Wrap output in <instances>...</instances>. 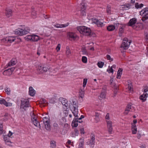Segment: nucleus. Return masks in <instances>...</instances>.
<instances>
[{"label":"nucleus","instance_id":"5","mask_svg":"<svg viewBox=\"0 0 148 148\" xmlns=\"http://www.w3.org/2000/svg\"><path fill=\"white\" fill-rule=\"evenodd\" d=\"M48 69L45 65L40 64L37 69V72L38 74H42L47 72Z\"/></svg>","mask_w":148,"mask_h":148},{"label":"nucleus","instance_id":"45","mask_svg":"<svg viewBox=\"0 0 148 148\" xmlns=\"http://www.w3.org/2000/svg\"><path fill=\"white\" fill-rule=\"evenodd\" d=\"M87 58L86 57L83 56L82 58V61L84 63H86L87 62Z\"/></svg>","mask_w":148,"mask_h":148},{"label":"nucleus","instance_id":"15","mask_svg":"<svg viewBox=\"0 0 148 148\" xmlns=\"http://www.w3.org/2000/svg\"><path fill=\"white\" fill-rule=\"evenodd\" d=\"M132 108L133 109L134 108L132 106V105L128 104L124 112V113L126 114H127L128 113V112L129 111H132L131 110L132 109Z\"/></svg>","mask_w":148,"mask_h":148},{"label":"nucleus","instance_id":"28","mask_svg":"<svg viewBox=\"0 0 148 148\" xmlns=\"http://www.w3.org/2000/svg\"><path fill=\"white\" fill-rule=\"evenodd\" d=\"M32 41H37L39 40V37L37 35H32Z\"/></svg>","mask_w":148,"mask_h":148},{"label":"nucleus","instance_id":"62","mask_svg":"<svg viewBox=\"0 0 148 148\" xmlns=\"http://www.w3.org/2000/svg\"><path fill=\"white\" fill-rule=\"evenodd\" d=\"M8 113H5L4 115V117H5V119H4L5 120H7L8 119Z\"/></svg>","mask_w":148,"mask_h":148},{"label":"nucleus","instance_id":"2","mask_svg":"<svg viewBox=\"0 0 148 148\" xmlns=\"http://www.w3.org/2000/svg\"><path fill=\"white\" fill-rule=\"evenodd\" d=\"M77 30L81 34L86 36H90L91 30L90 28L84 26H80L77 27Z\"/></svg>","mask_w":148,"mask_h":148},{"label":"nucleus","instance_id":"12","mask_svg":"<svg viewBox=\"0 0 148 148\" xmlns=\"http://www.w3.org/2000/svg\"><path fill=\"white\" fill-rule=\"evenodd\" d=\"M106 121L108 132L110 134H111L112 131V122L110 121Z\"/></svg>","mask_w":148,"mask_h":148},{"label":"nucleus","instance_id":"3","mask_svg":"<svg viewBox=\"0 0 148 148\" xmlns=\"http://www.w3.org/2000/svg\"><path fill=\"white\" fill-rule=\"evenodd\" d=\"M30 31V29L28 27H26L23 29L18 28L15 30V34L21 36L27 34Z\"/></svg>","mask_w":148,"mask_h":148},{"label":"nucleus","instance_id":"60","mask_svg":"<svg viewBox=\"0 0 148 148\" xmlns=\"http://www.w3.org/2000/svg\"><path fill=\"white\" fill-rule=\"evenodd\" d=\"M81 15L82 16L85 15L86 14V13L85 12L84 10H81Z\"/></svg>","mask_w":148,"mask_h":148},{"label":"nucleus","instance_id":"56","mask_svg":"<svg viewBox=\"0 0 148 148\" xmlns=\"http://www.w3.org/2000/svg\"><path fill=\"white\" fill-rule=\"evenodd\" d=\"M107 71L109 73H113V70L112 69V68H111L109 69H107Z\"/></svg>","mask_w":148,"mask_h":148},{"label":"nucleus","instance_id":"18","mask_svg":"<svg viewBox=\"0 0 148 148\" xmlns=\"http://www.w3.org/2000/svg\"><path fill=\"white\" fill-rule=\"evenodd\" d=\"M17 63V61L15 58H12L8 64V66H11L15 65Z\"/></svg>","mask_w":148,"mask_h":148},{"label":"nucleus","instance_id":"42","mask_svg":"<svg viewBox=\"0 0 148 148\" xmlns=\"http://www.w3.org/2000/svg\"><path fill=\"white\" fill-rule=\"evenodd\" d=\"M84 91L82 90H80L79 92V95L81 98H82L84 96Z\"/></svg>","mask_w":148,"mask_h":148},{"label":"nucleus","instance_id":"27","mask_svg":"<svg viewBox=\"0 0 148 148\" xmlns=\"http://www.w3.org/2000/svg\"><path fill=\"white\" fill-rule=\"evenodd\" d=\"M132 133L136 134L137 132V128L136 125L134 124H132Z\"/></svg>","mask_w":148,"mask_h":148},{"label":"nucleus","instance_id":"61","mask_svg":"<svg viewBox=\"0 0 148 148\" xmlns=\"http://www.w3.org/2000/svg\"><path fill=\"white\" fill-rule=\"evenodd\" d=\"M74 132L75 133L76 135V136H77L79 134V131L77 129L75 128L74 129Z\"/></svg>","mask_w":148,"mask_h":148},{"label":"nucleus","instance_id":"47","mask_svg":"<svg viewBox=\"0 0 148 148\" xmlns=\"http://www.w3.org/2000/svg\"><path fill=\"white\" fill-rule=\"evenodd\" d=\"M7 38H8V37L3 38L1 40V42L5 43H8V41L7 40Z\"/></svg>","mask_w":148,"mask_h":148},{"label":"nucleus","instance_id":"8","mask_svg":"<svg viewBox=\"0 0 148 148\" xmlns=\"http://www.w3.org/2000/svg\"><path fill=\"white\" fill-rule=\"evenodd\" d=\"M95 135L92 134V136H91L90 139L88 140V141L86 142L87 145H90L91 147L93 148L95 145Z\"/></svg>","mask_w":148,"mask_h":148},{"label":"nucleus","instance_id":"40","mask_svg":"<svg viewBox=\"0 0 148 148\" xmlns=\"http://www.w3.org/2000/svg\"><path fill=\"white\" fill-rule=\"evenodd\" d=\"M104 65V63L102 62H98L97 65L100 68H102Z\"/></svg>","mask_w":148,"mask_h":148},{"label":"nucleus","instance_id":"31","mask_svg":"<svg viewBox=\"0 0 148 148\" xmlns=\"http://www.w3.org/2000/svg\"><path fill=\"white\" fill-rule=\"evenodd\" d=\"M50 147L52 148H55L56 147V142L55 141L52 140L50 143Z\"/></svg>","mask_w":148,"mask_h":148},{"label":"nucleus","instance_id":"35","mask_svg":"<svg viewBox=\"0 0 148 148\" xmlns=\"http://www.w3.org/2000/svg\"><path fill=\"white\" fill-rule=\"evenodd\" d=\"M45 128L47 130L50 131L51 130V127L49 124V122L47 123V124H44Z\"/></svg>","mask_w":148,"mask_h":148},{"label":"nucleus","instance_id":"21","mask_svg":"<svg viewBox=\"0 0 148 148\" xmlns=\"http://www.w3.org/2000/svg\"><path fill=\"white\" fill-rule=\"evenodd\" d=\"M106 92L104 91H103L101 92L100 95L99 97V99L102 100L106 98Z\"/></svg>","mask_w":148,"mask_h":148},{"label":"nucleus","instance_id":"9","mask_svg":"<svg viewBox=\"0 0 148 148\" xmlns=\"http://www.w3.org/2000/svg\"><path fill=\"white\" fill-rule=\"evenodd\" d=\"M137 22V19L135 18H133L130 19L127 25L133 27Z\"/></svg>","mask_w":148,"mask_h":148},{"label":"nucleus","instance_id":"20","mask_svg":"<svg viewBox=\"0 0 148 148\" xmlns=\"http://www.w3.org/2000/svg\"><path fill=\"white\" fill-rule=\"evenodd\" d=\"M29 95L32 96H34L36 93V91L33 87L32 86L29 87Z\"/></svg>","mask_w":148,"mask_h":148},{"label":"nucleus","instance_id":"55","mask_svg":"<svg viewBox=\"0 0 148 148\" xmlns=\"http://www.w3.org/2000/svg\"><path fill=\"white\" fill-rule=\"evenodd\" d=\"M106 89H107L106 86L104 85L103 86V87L102 88V90L101 91H104L105 92H106Z\"/></svg>","mask_w":148,"mask_h":148},{"label":"nucleus","instance_id":"33","mask_svg":"<svg viewBox=\"0 0 148 148\" xmlns=\"http://www.w3.org/2000/svg\"><path fill=\"white\" fill-rule=\"evenodd\" d=\"M32 35H28L25 37V40L27 41H32Z\"/></svg>","mask_w":148,"mask_h":148},{"label":"nucleus","instance_id":"48","mask_svg":"<svg viewBox=\"0 0 148 148\" xmlns=\"http://www.w3.org/2000/svg\"><path fill=\"white\" fill-rule=\"evenodd\" d=\"M114 93L115 94H116L118 92V87L116 86L114 88Z\"/></svg>","mask_w":148,"mask_h":148},{"label":"nucleus","instance_id":"38","mask_svg":"<svg viewBox=\"0 0 148 148\" xmlns=\"http://www.w3.org/2000/svg\"><path fill=\"white\" fill-rule=\"evenodd\" d=\"M63 98L61 97L59 99L60 103H61L63 106H65V100Z\"/></svg>","mask_w":148,"mask_h":148},{"label":"nucleus","instance_id":"54","mask_svg":"<svg viewBox=\"0 0 148 148\" xmlns=\"http://www.w3.org/2000/svg\"><path fill=\"white\" fill-rule=\"evenodd\" d=\"M107 59L109 60H111V61L113 60V59L112 58H111L110 56L109 55H108L106 56Z\"/></svg>","mask_w":148,"mask_h":148},{"label":"nucleus","instance_id":"58","mask_svg":"<svg viewBox=\"0 0 148 148\" xmlns=\"http://www.w3.org/2000/svg\"><path fill=\"white\" fill-rule=\"evenodd\" d=\"M80 133L82 134H84V129L83 127H81L80 129Z\"/></svg>","mask_w":148,"mask_h":148},{"label":"nucleus","instance_id":"50","mask_svg":"<svg viewBox=\"0 0 148 148\" xmlns=\"http://www.w3.org/2000/svg\"><path fill=\"white\" fill-rule=\"evenodd\" d=\"M40 102L41 103H47L46 99H42L40 100Z\"/></svg>","mask_w":148,"mask_h":148},{"label":"nucleus","instance_id":"43","mask_svg":"<svg viewBox=\"0 0 148 148\" xmlns=\"http://www.w3.org/2000/svg\"><path fill=\"white\" fill-rule=\"evenodd\" d=\"M70 125L68 124L65 123V131L68 132L70 130Z\"/></svg>","mask_w":148,"mask_h":148},{"label":"nucleus","instance_id":"51","mask_svg":"<svg viewBox=\"0 0 148 148\" xmlns=\"http://www.w3.org/2000/svg\"><path fill=\"white\" fill-rule=\"evenodd\" d=\"M60 45L59 44H58L57 45V47H56V49L57 51H58L60 49Z\"/></svg>","mask_w":148,"mask_h":148},{"label":"nucleus","instance_id":"24","mask_svg":"<svg viewBox=\"0 0 148 148\" xmlns=\"http://www.w3.org/2000/svg\"><path fill=\"white\" fill-rule=\"evenodd\" d=\"M65 117L64 116L62 117L61 119L59 120V124L60 125H62L64 127L65 126Z\"/></svg>","mask_w":148,"mask_h":148},{"label":"nucleus","instance_id":"7","mask_svg":"<svg viewBox=\"0 0 148 148\" xmlns=\"http://www.w3.org/2000/svg\"><path fill=\"white\" fill-rule=\"evenodd\" d=\"M32 116L31 120L34 125L37 127L40 128V125L39 122L37 119L36 116L32 113Z\"/></svg>","mask_w":148,"mask_h":148},{"label":"nucleus","instance_id":"57","mask_svg":"<svg viewBox=\"0 0 148 148\" xmlns=\"http://www.w3.org/2000/svg\"><path fill=\"white\" fill-rule=\"evenodd\" d=\"M124 28L123 27H122L119 29V33L121 34H122L123 32Z\"/></svg>","mask_w":148,"mask_h":148},{"label":"nucleus","instance_id":"29","mask_svg":"<svg viewBox=\"0 0 148 148\" xmlns=\"http://www.w3.org/2000/svg\"><path fill=\"white\" fill-rule=\"evenodd\" d=\"M115 26L112 25H109L108 27H107V30L110 31H111L115 29Z\"/></svg>","mask_w":148,"mask_h":148},{"label":"nucleus","instance_id":"34","mask_svg":"<svg viewBox=\"0 0 148 148\" xmlns=\"http://www.w3.org/2000/svg\"><path fill=\"white\" fill-rule=\"evenodd\" d=\"M81 10H85L86 8V6L85 5V3L82 2L81 3Z\"/></svg>","mask_w":148,"mask_h":148},{"label":"nucleus","instance_id":"17","mask_svg":"<svg viewBox=\"0 0 148 148\" xmlns=\"http://www.w3.org/2000/svg\"><path fill=\"white\" fill-rule=\"evenodd\" d=\"M12 12L11 9L7 8L5 9V15L8 17H9L12 15Z\"/></svg>","mask_w":148,"mask_h":148},{"label":"nucleus","instance_id":"39","mask_svg":"<svg viewBox=\"0 0 148 148\" xmlns=\"http://www.w3.org/2000/svg\"><path fill=\"white\" fill-rule=\"evenodd\" d=\"M5 91L8 95H9L10 94L11 90L10 88L6 87L5 89Z\"/></svg>","mask_w":148,"mask_h":148},{"label":"nucleus","instance_id":"52","mask_svg":"<svg viewBox=\"0 0 148 148\" xmlns=\"http://www.w3.org/2000/svg\"><path fill=\"white\" fill-rule=\"evenodd\" d=\"M53 125L54 128L55 129H56L58 126V124L56 123H54Z\"/></svg>","mask_w":148,"mask_h":148},{"label":"nucleus","instance_id":"30","mask_svg":"<svg viewBox=\"0 0 148 148\" xmlns=\"http://www.w3.org/2000/svg\"><path fill=\"white\" fill-rule=\"evenodd\" d=\"M66 54L68 58L70 57L71 55L70 50L68 47H67L66 48Z\"/></svg>","mask_w":148,"mask_h":148},{"label":"nucleus","instance_id":"63","mask_svg":"<svg viewBox=\"0 0 148 148\" xmlns=\"http://www.w3.org/2000/svg\"><path fill=\"white\" fill-rule=\"evenodd\" d=\"M76 136V135L74 132H72L71 134V136L72 137H75Z\"/></svg>","mask_w":148,"mask_h":148},{"label":"nucleus","instance_id":"13","mask_svg":"<svg viewBox=\"0 0 148 148\" xmlns=\"http://www.w3.org/2000/svg\"><path fill=\"white\" fill-rule=\"evenodd\" d=\"M92 21L93 23L96 24L98 27H101L103 26V22L99 21L97 19L93 18L92 19Z\"/></svg>","mask_w":148,"mask_h":148},{"label":"nucleus","instance_id":"32","mask_svg":"<svg viewBox=\"0 0 148 148\" xmlns=\"http://www.w3.org/2000/svg\"><path fill=\"white\" fill-rule=\"evenodd\" d=\"M42 121L44 124H47V123L49 122V120L47 117H45L43 118Z\"/></svg>","mask_w":148,"mask_h":148},{"label":"nucleus","instance_id":"37","mask_svg":"<svg viewBox=\"0 0 148 148\" xmlns=\"http://www.w3.org/2000/svg\"><path fill=\"white\" fill-rule=\"evenodd\" d=\"M128 89L130 91H133V88L132 83L131 82H128Z\"/></svg>","mask_w":148,"mask_h":148},{"label":"nucleus","instance_id":"41","mask_svg":"<svg viewBox=\"0 0 148 148\" xmlns=\"http://www.w3.org/2000/svg\"><path fill=\"white\" fill-rule=\"evenodd\" d=\"M107 13L110 14H111V7L110 6L108 5L107 6L106 8Z\"/></svg>","mask_w":148,"mask_h":148},{"label":"nucleus","instance_id":"14","mask_svg":"<svg viewBox=\"0 0 148 148\" xmlns=\"http://www.w3.org/2000/svg\"><path fill=\"white\" fill-rule=\"evenodd\" d=\"M67 36L70 40H74L76 38V35L73 33L69 32L67 34Z\"/></svg>","mask_w":148,"mask_h":148},{"label":"nucleus","instance_id":"16","mask_svg":"<svg viewBox=\"0 0 148 148\" xmlns=\"http://www.w3.org/2000/svg\"><path fill=\"white\" fill-rule=\"evenodd\" d=\"M127 42L123 41L121 47V48H123L124 49H127L130 45V43L131 42L129 41V44H128Z\"/></svg>","mask_w":148,"mask_h":148},{"label":"nucleus","instance_id":"4","mask_svg":"<svg viewBox=\"0 0 148 148\" xmlns=\"http://www.w3.org/2000/svg\"><path fill=\"white\" fill-rule=\"evenodd\" d=\"M140 15L143 16L141 19L143 21L145 22L148 19V8L143 9L140 12Z\"/></svg>","mask_w":148,"mask_h":148},{"label":"nucleus","instance_id":"53","mask_svg":"<svg viewBox=\"0 0 148 148\" xmlns=\"http://www.w3.org/2000/svg\"><path fill=\"white\" fill-rule=\"evenodd\" d=\"M31 15L33 18H35L36 15V13L35 11H33L32 12Z\"/></svg>","mask_w":148,"mask_h":148},{"label":"nucleus","instance_id":"1","mask_svg":"<svg viewBox=\"0 0 148 148\" xmlns=\"http://www.w3.org/2000/svg\"><path fill=\"white\" fill-rule=\"evenodd\" d=\"M69 107L72 112L75 118L74 119L71 123V125L73 128L76 127L78 125V122L81 123L77 119L78 114V104L77 101H73L72 103L69 105Z\"/></svg>","mask_w":148,"mask_h":148},{"label":"nucleus","instance_id":"44","mask_svg":"<svg viewBox=\"0 0 148 148\" xmlns=\"http://www.w3.org/2000/svg\"><path fill=\"white\" fill-rule=\"evenodd\" d=\"M131 5L129 4H126L125 5H124L123 6V7H122V8H125V10H127V9H129L130 8V7Z\"/></svg>","mask_w":148,"mask_h":148},{"label":"nucleus","instance_id":"36","mask_svg":"<svg viewBox=\"0 0 148 148\" xmlns=\"http://www.w3.org/2000/svg\"><path fill=\"white\" fill-rule=\"evenodd\" d=\"M53 26L57 28H63L65 27V24H56V25H54Z\"/></svg>","mask_w":148,"mask_h":148},{"label":"nucleus","instance_id":"23","mask_svg":"<svg viewBox=\"0 0 148 148\" xmlns=\"http://www.w3.org/2000/svg\"><path fill=\"white\" fill-rule=\"evenodd\" d=\"M15 38L13 36H8L7 38L8 43H11L15 40Z\"/></svg>","mask_w":148,"mask_h":148},{"label":"nucleus","instance_id":"26","mask_svg":"<svg viewBox=\"0 0 148 148\" xmlns=\"http://www.w3.org/2000/svg\"><path fill=\"white\" fill-rule=\"evenodd\" d=\"M79 142V144L78 148H83V145H84V139L83 138L80 139Z\"/></svg>","mask_w":148,"mask_h":148},{"label":"nucleus","instance_id":"46","mask_svg":"<svg viewBox=\"0 0 148 148\" xmlns=\"http://www.w3.org/2000/svg\"><path fill=\"white\" fill-rule=\"evenodd\" d=\"M87 81V79H84L83 80V87H85L86 86Z\"/></svg>","mask_w":148,"mask_h":148},{"label":"nucleus","instance_id":"22","mask_svg":"<svg viewBox=\"0 0 148 148\" xmlns=\"http://www.w3.org/2000/svg\"><path fill=\"white\" fill-rule=\"evenodd\" d=\"M148 96L147 93H145L141 95L140 97V99L141 100L143 101H144L146 100V99Z\"/></svg>","mask_w":148,"mask_h":148},{"label":"nucleus","instance_id":"59","mask_svg":"<svg viewBox=\"0 0 148 148\" xmlns=\"http://www.w3.org/2000/svg\"><path fill=\"white\" fill-rule=\"evenodd\" d=\"M110 85H111V86L114 88L115 87L117 86L113 82H111Z\"/></svg>","mask_w":148,"mask_h":148},{"label":"nucleus","instance_id":"19","mask_svg":"<svg viewBox=\"0 0 148 148\" xmlns=\"http://www.w3.org/2000/svg\"><path fill=\"white\" fill-rule=\"evenodd\" d=\"M3 139L4 141L6 144L9 145V143H11V142L10 139V137L8 136H7V135H4L3 136Z\"/></svg>","mask_w":148,"mask_h":148},{"label":"nucleus","instance_id":"11","mask_svg":"<svg viewBox=\"0 0 148 148\" xmlns=\"http://www.w3.org/2000/svg\"><path fill=\"white\" fill-rule=\"evenodd\" d=\"M0 104H3L6 107L10 106L12 105L11 103L7 102L5 99H0Z\"/></svg>","mask_w":148,"mask_h":148},{"label":"nucleus","instance_id":"64","mask_svg":"<svg viewBox=\"0 0 148 148\" xmlns=\"http://www.w3.org/2000/svg\"><path fill=\"white\" fill-rule=\"evenodd\" d=\"M12 134V133L10 131H9V133L7 135V136H8L9 137H10Z\"/></svg>","mask_w":148,"mask_h":148},{"label":"nucleus","instance_id":"10","mask_svg":"<svg viewBox=\"0 0 148 148\" xmlns=\"http://www.w3.org/2000/svg\"><path fill=\"white\" fill-rule=\"evenodd\" d=\"M15 69V68L14 67H12L10 69H9L7 70L4 71L3 72V73L4 75H8L10 74V73L11 74L14 71Z\"/></svg>","mask_w":148,"mask_h":148},{"label":"nucleus","instance_id":"49","mask_svg":"<svg viewBox=\"0 0 148 148\" xmlns=\"http://www.w3.org/2000/svg\"><path fill=\"white\" fill-rule=\"evenodd\" d=\"M144 92H146L148 91V86H145L144 87Z\"/></svg>","mask_w":148,"mask_h":148},{"label":"nucleus","instance_id":"25","mask_svg":"<svg viewBox=\"0 0 148 148\" xmlns=\"http://www.w3.org/2000/svg\"><path fill=\"white\" fill-rule=\"evenodd\" d=\"M123 69L119 68L117 71L116 78L118 79H120L122 74Z\"/></svg>","mask_w":148,"mask_h":148},{"label":"nucleus","instance_id":"6","mask_svg":"<svg viewBox=\"0 0 148 148\" xmlns=\"http://www.w3.org/2000/svg\"><path fill=\"white\" fill-rule=\"evenodd\" d=\"M21 108L25 110L26 108L29 107V101L27 99H23L21 100Z\"/></svg>","mask_w":148,"mask_h":148}]
</instances>
